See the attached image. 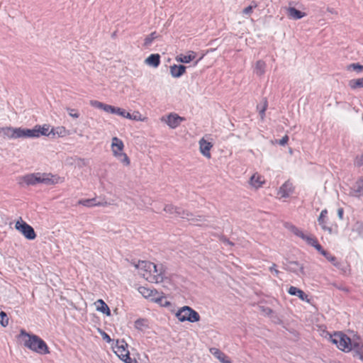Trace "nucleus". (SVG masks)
I'll use <instances>...</instances> for the list:
<instances>
[{"mask_svg": "<svg viewBox=\"0 0 363 363\" xmlns=\"http://www.w3.org/2000/svg\"><path fill=\"white\" fill-rule=\"evenodd\" d=\"M116 107L108 106V105H104V107H103V110L107 113H114L116 111Z\"/></svg>", "mask_w": 363, "mask_h": 363, "instance_id": "43", "label": "nucleus"}, {"mask_svg": "<svg viewBox=\"0 0 363 363\" xmlns=\"http://www.w3.org/2000/svg\"><path fill=\"white\" fill-rule=\"evenodd\" d=\"M266 66L264 60H257L253 65V73L259 77L263 76L266 72Z\"/></svg>", "mask_w": 363, "mask_h": 363, "instance_id": "21", "label": "nucleus"}, {"mask_svg": "<svg viewBox=\"0 0 363 363\" xmlns=\"http://www.w3.org/2000/svg\"><path fill=\"white\" fill-rule=\"evenodd\" d=\"M68 135V130L64 126L51 127L50 125L49 136L52 138H62Z\"/></svg>", "mask_w": 363, "mask_h": 363, "instance_id": "20", "label": "nucleus"}, {"mask_svg": "<svg viewBox=\"0 0 363 363\" xmlns=\"http://www.w3.org/2000/svg\"><path fill=\"white\" fill-rule=\"evenodd\" d=\"M349 86L352 89L363 88V77L350 80L349 82Z\"/></svg>", "mask_w": 363, "mask_h": 363, "instance_id": "30", "label": "nucleus"}, {"mask_svg": "<svg viewBox=\"0 0 363 363\" xmlns=\"http://www.w3.org/2000/svg\"><path fill=\"white\" fill-rule=\"evenodd\" d=\"M128 119L138 122H146L147 121V117L142 114L140 111H135L133 112V113H129V116Z\"/></svg>", "mask_w": 363, "mask_h": 363, "instance_id": "27", "label": "nucleus"}, {"mask_svg": "<svg viewBox=\"0 0 363 363\" xmlns=\"http://www.w3.org/2000/svg\"><path fill=\"white\" fill-rule=\"evenodd\" d=\"M281 144H284V143H285V141L281 140Z\"/></svg>", "mask_w": 363, "mask_h": 363, "instance_id": "58", "label": "nucleus"}, {"mask_svg": "<svg viewBox=\"0 0 363 363\" xmlns=\"http://www.w3.org/2000/svg\"><path fill=\"white\" fill-rule=\"evenodd\" d=\"M256 4H252L243 9L242 13L245 15H250L252 13L253 9L256 8Z\"/></svg>", "mask_w": 363, "mask_h": 363, "instance_id": "36", "label": "nucleus"}, {"mask_svg": "<svg viewBox=\"0 0 363 363\" xmlns=\"http://www.w3.org/2000/svg\"><path fill=\"white\" fill-rule=\"evenodd\" d=\"M94 105L99 108H101V109H103V107H104V104H103L100 102H95Z\"/></svg>", "mask_w": 363, "mask_h": 363, "instance_id": "52", "label": "nucleus"}, {"mask_svg": "<svg viewBox=\"0 0 363 363\" xmlns=\"http://www.w3.org/2000/svg\"><path fill=\"white\" fill-rule=\"evenodd\" d=\"M17 338L24 348L33 354L39 356H48L51 353L48 344L36 335L21 330Z\"/></svg>", "mask_w": 363, "mask_h": 363, "instance_id": "2", "label": "nucleus"}, {"mask_svg": "<svg viewBox=\"0 0 363 363\" xmlns=\"http://www.w3.org/2000/svg\"><path fill=\"white\" fill-rule=\"evenodd\" d=\"M41 184L56 185L64 182V178L57 174L40 172Z\"/></svg>", "mask_w": 363, "mask_h": 363, "instance_id": "12", "label": "nucleus"}, {"mask_svg": "<svg viewBox=\"0 0 363 363\" xmlns=\"http://www.w3.org/2000/svg\"><path fill=\"white\" fill-rule=\"evenodd\" d=\"M357 355L359 357L360 359L363 361V346L359 343V349L358 352H355Z\"/></svg>", "mask_w": 363, "mask_h": 363, "instance_id": "47", "label": "nucleus"}, {"mask_svg": "<svg viewBox=\"0 0 363 363\" xmlns=\"http://www.w3.org/2000/svg\"><path fill=\"white\" fill-rule=\"evenodd\" d=\"M287 14L289 18L293 20H298L306 16V13L294 7L287 9Z\"/></svg>", "mask_w": 363, "mask_h": 363, "instance_id": "24", "label": "nucleus"}, {"mask_svg": "<svg viewBox=\"0 0 363 363\" xmlns=\"http://www.w3.org/2000/svg\"><path fill=\"white\" fill-rule=\"evenodd\" d=\"M355 162L357 163V164L358 165H362L363 164V155H360L359 157H357L355 160Z\"/></svg>", "mask_w": 363, "mask_h": 363, "instance_id": "48", "label": "nucleus"}, {"mask_svg": "<svg viewBox=\"0 0 363 363\" xmlns=\"http://www.w3.org/2000/svg\"><path fill=\"white\" fill-rule=\"evenodd\" d=\"M9 320L6 313L0 310V325L2 328H6L9 325Z\"/></svg>", "mask_w": 363, "mask_h": 363, "instance_id": "32", "label": "nucleus"}, {"mask_svg": "<svg viewBox=\"0 0 363 363\" xmlns=\"http://www.w3.org/2000/svg\"><path fill=\"white\" fill-rule=\"evenodd\" d=\"M15 229L21 233L27 240H33L36 238V234L33 227L25 222L22 218H18L16 221Z\"/></svg>", "mask_w": 363, "mask_h": 363, "instance_id": "8", "label": "nucleus"}, {"mask_svg": "<svg viewBox=\"0 0 363 363\" xmlns=\"http://www.w3.org/2000/svg\"><path fill=\"white\" fill-rule=\"evenodd\" d=\"M357 111L350 106L345 105L339 108L337 118L343 123H348L351 121L353 114L356 113Z\"/></svg>", "mask_w": 363, "mask_h": 363, "instance_id": "14", "label": "nucleus"}, {"mask_svg": "<svg viewBox=\"0 0 363 363\" xmlns=\"http://www.w3.org/2000/svg\"><path fill=\"white\" fill-rule=\"evenodd\" d=\"M138 291L144 298L161 307L168 308L172 306L171 301L162 291L147 286L138 287Z\"/></svg>", "mask_w": 363, "mask_h": 363, "instance_id": "5", "label": "nucleus"}, {"mask_svg": "<svg viewBox=\"0 0 363 363\" xmlns=\"http://www.w3.org/2000/svg\"><path fill=\"white\" fill-rule=\"evenodd\" d=\"M196 53L194 51L189 50L184 53H180L175 57V61L177 63L189 64L194 61L196 58Z\"/></svg>", "mask_w": 363, "mask_h": 363, "instance_id": "16", "label": "nucleus"}, {"mask_svg": "<svg viewBox=\"0 0 363 363\" xmlns=\"http://www.w3.org/2000/svg\"><path fill=\"white\" fill-rule=\"evenodd\" d=\"M348 71L353 70L357 72H360L363 70V65H360L357 63L350 64L347 67Z\"/></svg>", "mask_w": 363, "mask_h": 363, "instance_id": "34", "label": "nucleus"}, {"mask_svg": "<svg viewBox=\"0 0 363 363\" xmlns=\"http://www.w3.org/2000/svg\"><path fill=\"white\" fill-rule=\"evenodd\" d=\"M81 203L87 207L96 206V200L94 199H86L81 202Z\"/></svg>", "mask_w": 363, "mask_h": 363, "instance_id": "39", "label": "nucleus"}, {"mask_svg": "<svg viewBox=\"0 0 363 363\" xmlns=\"http://www.w3.org/2000/svg\"><path fill=\"white\" fill-rule=\"evenodd\" d=\"M326 258H327L330 262H335V258L334 257H333V256L330 255H329L328 256H327V257H326Z\"/></svg>", "mask_w": 363, "mask_h": 363, "instance_id": "54", "label": "nucleus"}, {"mask_svg": "<svg viewBox=\"0 0 363 363\" xmlns=\"http://www.w3.org/2000/svg\"><path fill=\"white\" fill-rule=\"evenodd\" d=\"M329 341L341 352H358L359 340L358 338H351L342 332H335L328 335Z\"/></svg>", "mask_w": 363, "mask_h": 363, "instance_id": "3", "label": "nucleus"}, {"mask_svg": "<svg viewBox=\"0 0 363 363\" xmlns=\"http://www.w3.org/2000/svg\"><path fill=\"white\" fill-rule=\"evenodd\" d=\"M110 149L113 159L123 167H129L131 160L125 150L123 140L116 136L111 138L110 141Z\"/></svg>", "mask_w": 363, "mask_h": 363, "instance_id": "4", "label": "nucleus"}, {"mask_svg": "<svg viewBox=\"0 0 363 363\" xmlns=\"http://www.w3.org/2000/svg\"><path fill=\"white\" fill-rule=\"evenodd\" d=\"M21 183L26 185H35L33 173L28 174L21 178Z\"/></svg>", "mask_w": 363, "mask_h": 363, "instance_id": "28", "label": "nucleus"}, {"mask_svg": "<svg viewBox=\"0 0 363 363\" xmlns=\"http://www.w3.org/2000/svg\"><path fill=\"white\" fill-rule=\"evenodd\" d=\"M115 114H118V115L121 116V117L127 118V119L129 116V112L125 111L123 108H117V107L116 108Z\"/></svg>", "mask_w": 363, "mask_h": 363, "instance_id": "37", "label": "nucleus"}, {"mask_svg": "<svg viewBox=\"0 0 363 363\" xmlns=\"http://www.w3.org/2000/svg\"><path fill=\"white\" fill-rule=\"evenodd\" d=\"M303 240H304L308 245L313 246L315 244V242L317 241L314 238L306 235L304 233H303V237H301Z\"/></svg>", "mask_w": 363, "mask_h": 363, "instance_id": "33", "label": "nucleus"}, {"mask_svg": "<svg viewBox=\"0 0 363 363\" xmlns=\"http://www.w3.org/2000/svg\"><path fill=\"white\" fill-rule=\"evenodd\" d=\"M162 121L164 122L169 128L175 129L184 121V118L177 113H170L165 118H162Z\"/></svg>", "mask_w": 363, "mask_h": 363, "instance_id": "13", "label": "nucleus"}, {"mask_svg": "<svg viewBox=\"0 0 363 363\" xmlns=\"http://www.w3.org/2000/svg\"><path fill=\"white\" fill-rule=\"evenodd\" d=\"M177 208L172 205H167L164 208V211L169 213H174L176 211Z\"/></svg>", "mask_w": 363, "mask_h": 363, "instance_id": "44", "label": "nucleus"}, {"mask_svg": "<svg viewBox=\"0 0 363 363\" xmlns=\"http://www.w3.org/2000/svg\"><path fill=\"white\" fill-rule=\"evenodd\" d=\"M294 189L293 184L287 181L279 187L277 194L281 198H288L293 192Z\"/></svg>", "mask_w": 363, "mask_h": 363, "instance_id": "18", "label": "nucleus"}, {"mask_svg": "<svg viewBox=\"0 0 363 363\" xmlns=\"http://www.w3.org/2000/svg\"><path fill=\"white\" fill-rule=\"evenodd\" d=\"M138 275L147 282L162 285L167 289H174V284L165 275V272L161 265L150 261H139L134 265Z\"/></svg>", "mask_w": 363, "mask_h": 363, "instance_id": "1", "label": "nucleus"}, {"mask_svg": "<svg viewBox=\"0 0 363 363\" xmlns=\"http://www.w3.org/2000/svg\"><path fill=\"white\" fill-rule=\"evenodd\" d=\"M265 184L266 179L264 176L257 172L251 174L247 180L250 189L254 191L262 189Z\"/></svg>", "mask_w": 363, "mask_h": 363, "instance_id": "10", "label": "nucleus"}, {"mask_svg": "<svg viewBox=\"0 0 363 363\" xmlns=\"http://www.w3.org/2000/svg\"><path fill=\"white\" fill-rule=\"evenodd\" d=\"M4 134L10 138H24V128H6L4 130Z\"/></svg>", "mask_w": 363, "mask_h": 363, "instance_id": "19", "label": "nucleus"}, {"mask_svg": "<svg viewBox=\"0 0 363 363\" xmlns=\"http://www.w3.org/2000/svg\"><path fill=\"white\" fill-rule=\"evenodd\" d=\"M174 315L179 323H195L200 320L199 314L188 306L179 308Z\"/></svg>", "mask_w": 363, "mask_h": 363, "instance_id": "6", "label": "nucleus"}, {"mask_svg": "<svg viewBox=\"0 0 363 363\" xmlns=\"http://www.w3.org/2000/svg\"><path fill=\"white\" fill-rule=\"evenodd\" d=\"M337 215H338L339 219L342 220V218H343V210H342V208H339L337 210Z\"/></svg>", "mask_w": 363, "mask_h": 363, "instance_id": "51", "label": "nucleus"}, {"mask_svg": "<svg viewBox=\"0 0 363 363\" xmlns=\"http://www.w3.org/2000/svg\"><path fill=\"white\" fill-rule=\"evenodd\" d=\"M153 38L150 36V37H147L145 39V45H148L151 43L152 40Z\"/></svg>", "mask_w": 363, "mask_h": 363, "instance_id": "50", "label": "nucleus"}, {"mask_svg": "<svg viewBox=\"0 0 363 363\" xmlns=\"http://www.w3.org/2000/svg\"><path fill=\"white\" fill-rule=\"evenodd\" d=\"M262 313L267 317H272L274 315V311L269 307H262Z\"/></svg>", "mask_w": 363, "mask_h": 363, "instance_id": "35", "label": "nucleus"}, {"mask_svg": "<svg viewBox=\"0 0 363 363\" xmlns=\"http://www.w3.org/2000/svg\"><path fill=\"white\" fill-rule=\"evenodd\" d=\"M69 116L72 118H78L79 117V113L77 111H74V110H71L69 112Z\"/></svg>", "mask_w": 363, "mask_h": 363, "instance_id": "45", "label": "nucleus"}, {"mask_svg": "<svg viewBox=\"0 0 363 363\" xmlns=\"http://www.w3.org/2000/svg\"><path fill=\"white\" fill-rule=\"evenodd\" d=\"M13 262H14V263H16V264H18V260H16V259H13Z\"/></svg>", "mask_w": 363, "mask_h": 363, "instance_id": "56", "label": "nucleus"}, {"mask_svg": "<svg viewBox=\"0 0 363 363\" xmlns=\"http://www.w3.org/2000/svg\"><path fill=\"white\" fill-rule=\"evenodd\" d=\"M359 182L363 184V180L359 181Z\"/></svg>", "mask_w": 363, "mask_h": 363, "instance_id": "57", "label": "nucleus"}, {"mask_svg": "<svg viewBox=\"0 0 363 363\" xmlns=\"http://www.w3.org/2000/svg\"><path fill=\"white\" fill-rule=\"evenodd\" d=\"M186 218L192 222H197L201 220V218L200 216H194L188 212L186 213Z\"/></svg>", "mask_w": 363, "mask_h": 363, "instance_id": "38", "label": "nucleus"}, {"mask_svg": "<svg viewBox=\"0 0 363 363\" xmlns=\"http://www.w3.org/2000/svg\"><path fill=\"white\" fill-rule=\"evenodd\" d=\"M322 228L324 230H326L328 232V233H332V229L330 228H328L327 226H325V225H322Z\"/></svg>", "mask_w": 363, "mask_h": 363, "instance_id": "53", "label": "nucleus"}, {"mask_svg": "<svg viewBox=\"0 0 363 363\" xmlns=\"http://www.w3.org/2000/svg\"><path fill=\"white\" fill-rule=\"evenodd\" d=\"M114 354L124 363H138L135 358L130 357L128 344L123 340H117L113 347Z\"/></svg>", "mask_w": 363, "mask_h": 363, "instance_id": "7", "label": "nucleus"}, {"mask_svg": "<svg viewBox=\"0 0 363 363\" xmlns=\"http://www.w3.org/2000/svg\"><path fill=\"white\" fill-rule=\"evenodd\" d=\"M186 71V67L179 64H172L169 66V74L174 79H178L182 77Z\"/></svg>", "mask_w": 363, "mask_h": 363, "instance_id": "17", "label": "nucleus"}, {"mask_svg": "<svg viewBox=\"0 0 363 363\" xmlns=\"http://www.w3.org/2000/svg\"><path fill=\"white\" fill-rule=\"evenodd\" d=\"M144 62L147 66L157 68L160 63V55L159 54H151L145 59Z\"/></svg>", "mask_w": 363, "mask_h": 363, "instance_id": "22", "label": "nucleus"}, {"mask_svg": "<svg viewBox=\"0 0 363 363\" xmlns=\"http://www.w3.org/2000/svg\"><path fill=\"white\" fill-rule=\"evenodd\" d=\"M288 293L291 296H298L303 301L309 303L308 296L302 290L296 286H290L289 288Z\"/></svg>", "mask_w": 363, "mask_h": 363, "instance_id": "23", "label": "nucleus"}, {"mask_svg": "<svg viewBox=\"0 0 363 363\" xmlns=\"http://www.w3.org/2000/svg\"><path fill=\"white\" fill-rule=\"evenodd\" d=\"M323 256H325V257H327V256H328L329 255L324 250H323L321 252H320Z\"/></svg>", "mask_w": 363, "mask_h": 363, "instance_id": "55", "label": "nucleus"}, {"mask_svg": "<svg viewBox=\"0 0 363 363\" xmlns=\"http://www.w3.org/2000/svg\"><path fill=\"white\" fill-rule=\"evenodd\" d=\"M326 214H327V210L324 209L320 212V216L318 218V221L321 225V226L325 225L324 218H325Z\"/></svg>", "mask_w": 363, "mask_h": 363, "instance_id": "41", "label": "nucleus"}, {"mask_svg": "<svg viewBox=\"0 0 363 363\" xmlns=\"http://www.w3.org/2000/svg\"><path fill=\"white\" fill-rule=\"evenodd\" d=\"M99 333L101 335V337L104 340H105L106 342L110 343L112 340L110 338V337L103 330L99 329L98 330Z\"/></svg>", "mask_w": 363, "mask_h": 363, "instance_id": "42", "label": "nucleus"}, {"mask_svg": "<svg viewBox=\"0 0 363 363\" xmlns=\"http://www.w3.org/2000/svg\"><path fill=\"white\" fill-rule=\"evenodd\" d=\"M33 174H34V179H35V184H41L40 172L33 173Z\"/></svg>", "mask_w": 363, "mask_h": 363, "instance_id": "46", "label": "nucleus"}, {"mask_svg": "<svg viewBox=\"0 0 363 363\" xmlns=\"http://www.w3.org/2000/svg\"><path fill=\"white\" fill-rule=\"evenodd\" d=\"M285 228L296 236L299 238L303 237V232L297 227H296L295 225L290 223H287L285 225Z\"/></svg>", "mask_w": 363, "mask_h": 363, "instance_id": "29", "label": "nucleus"}, {"mask_svg": "<svg viewBox=\"0 0 363 363\" xmlns=\"http://www.w3.org/2000/svg\"><path fill=\"white\" fill-rule=\"evenodd\" d=\"M145 326L146 325L144 320L139 319L135 322V327L138 330H143Z\"/></svg>", "mask_w": 363, "mask_h": 363, "instance_id": "40", "label": "nucleus"}, {"mask_svg": "<svg viewBox=\"0 0 363 363\" xmlns=\"http://www.w3.org/2000/svg\"><path fill=\"white\" fill-rule=\"evenodd\" d=\"M291 271L298 275L305 274L303 265L297 262L291 263Z\"/></svg>", "mask_w": 363, "mask_h": 363, "instance_id": "31", "label": "nucleus"}, {"mask_svg": "<svg viewBox=\"0 0 363 363\" xmlns=\"http://www.w3.org/2000/svg\"><path fill=\"white\" fill-rule=\"evenodd\" d=\"M50 125L45 123L36 125L31 129L24 128V138H39L40 136L49 137Z\"/></svg>", "mask_w": 363, "mask_h": 363, "instance_id": "9", "label": "nucleus"}, {"mask_svg": "<svg viewBox=\"0 0 363 363\" xmlns=\"http://www.w3.org/2000/svg\"><path fill=\"white\" fill-rule=\"evenodd\" d=\"M84 164V160L79 157H67L65 160V164L69 167L75 168Z\"/></svg>", "mask_w": 363, "mask_h": 363, "instance_id": "26", "label": "nucleus"}, {"mask_svg": "<svg viewBox=\"0 0 363 363\" xmlns=\"http://www.w3.org/2000/svg\"><path fill=\"white\" fill-rule=\"evenodd\" d=\"M210 352L220 363H232L220 350L212 348L210 350Z\"/></svg>", "mask_w": 363, "mask_h": 363, "instance_id": "25", "label": "nucleus"}, {"mask_svg": "<svg viewBox=\"0 0 363 363\" xmlns=\"http://www.w3.org/2000/svg\"><path fill=\"white\" fill-rule=\"evenodd\" d=\"M94 306L97 313L106 318L111 317V312L109 306L103 299H97L94 303Z\"/></svg>", "mask_w": 363, "mask_h": 363, "instance_id": "15", "label": "nucleus"}, {"mask_svg": "<svg viewBox=\"0 0 363 363\" xmlns=\"http://www.w3.org/2000/svg\"><path fill=\"white\" fill-rule=\"evenodd\" d=\"M213 147V140L207 137H203L199 140V148L201 155L207 160L211 158V150Z\"/></svg>", "mask_w": 363, "mask_h": 363, "instance_id": "11", "label": "nucleus"}, {"mask_svg": "<svg viewBox=\"0 0 363 363\" xmlns=\"http://www.w3.org/2000/svg\"><path fill=\"white\" fill-rule=\"evenodd\" d=\"M313 247H314L319 252H321L323 250L317 241L315 242V244L313 245Z\"/></svg>", "mask_w": 363, "mask_h": 363, "instance_id": "49", "label": "nucleus"}]
</instances>
